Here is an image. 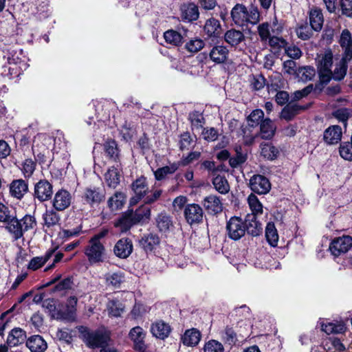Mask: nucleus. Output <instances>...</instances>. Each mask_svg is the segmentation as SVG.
Listing matches in <instances>:
<instances>
[{"label":"nucleus","mask_w":352,"mask_h":352,"mask_svg":"<svg viewBox=\"0 0 352 352\" xmlns=\"http://www.w3.org/2000/svg\"><path fill=\"white\" fill-rule=\"evenodd\" d=\"M346 58H333L331 50H325L318 54L316 62L320 80L327 84L331 79L341 80L346 74Z\"/></svg>","instance_id":"1"},{"label":"nucleus","mask_w":352,"mask_h":352,"mask_svg":"<svg viewBox=\"0 0 352 352\" xmlns=\"http://www.w3.org/2000/svg\"><path fill=\"white\" fill-rule=\"evenodd\" d=\"M133 195L129 201L131 206L138 204L142 201L145 204H152L157 201L162 194L161 189L149 190L148 182L145 177L137 178L131 184Z\"/></svg>","instance_id":"2"},{"label":"nucleus","mask_w":352,"mask_h":352,"mask_svg":"<svg viewBox=\"0 0 352 352\" xmlns=\"http://www.w3.org/2000/svg\"><path fill=\"white\" fill-rule=\"evenodd\" d=\"M250 228H248L245 223L239 217H232L227 223V232L230 238L238 240L244 236L248 230L252 235L258 234L261 230V225L257 221L250 223Z\"/></svg>","instance_id":"3"},{"label":"nucleus","mask_w":352,"mask_h":352,"mask_svg":"<svg viewBox=\"0 0 352 352\" xmlns=\"http://www.w3.org/2000/svg\"><path fill=\"white\" fill-rule=\"evenodd\" d=\"M231 16L237 25L243 26L248 23H257L260 20V13L255 6H251L249 10L242 4H236L231 11Z\"/></svg>","instance_id":"4"},{"label":"nucleus","mask_w":352,"mask_h":352,"mask_svg":"<svg viewBox=\"0 0 352 352\" xmlns=\"http://www.w3.org/2000/svg\"><path fill=\"white\" fill-rule=\"evenodd\" d=\"M83 340L92 348L101 347L110 340L109 333L105 330L90 331L85 327L80 328Z\"/></svg>","instance_id":"5"},{"label":"nucleus","mask_w":352,"mask_h":352,"mask_svg":"<svg viewBox=\"0 0 352 352\" xmlns=\"http://www.w3.org/2000/svg\"><path fill=\"white\" fill-rule=\"evenodd\" d=\"M36 225L35 218L31 215H25L20 221L15 217L7 225L6 228L13 234L15 239L21 238L25 232L33 229Z\"/></svg>","instance_id":"6"},{"label":"nucleus","mask_w":352,"mask_h":352,"mask_svg":"<svg viewBox=\"0 0 352 352\" xmlns=\"http://www.w3.org/2000/svg\"><path fill=\"white\" fill-rule=\"evenodd\" d=\"M85 254L90 263L102 262L105 256V248L102 242L89 240L85 250Z\"/></svg>","instance_id":"7"},{"label":"nucleus","mask_w":352,"mask_h":352,"mask_svg":"<svg viewBox=\"0 0 352 352\" xmlns=\"http://www.w3.org/2000/svg\"><path fill=\"white\" fill-rule=\"evenodd\" d=\"M352 248V237L349 235H343L335 238L331 243L329 249L336 256L345 254Z\"/></svg>","instance_id":"8"},{"label":"nucleus","mask_w":352,"mask_h":352,"mask_svg":"<svg viewBox=\"0 0 352 352\" xmlns=\"http://www.w3.org/2000/svg\"><path fill=\"white\" fill-rule=\"evenodd\" d=\"M249 186L253 192L258 194H266L271 188L268 179L261 175H254L251 177Z\"/></svg>","instance_id":"9"},{"label":"nucleus","mask_w":352,"mask_h":352,"mask_svg":"<svg viewBox=\"0 0 352 352\" xmlns=\"http://www.w3.org/2000/svg\"><path fill=\"white\" fill-rule=\"evenodd\" d=\"M52 191V184L47 180H40L34 187V197L40 201H45L51 198Z\"/></svg>","instance_id":"10"},{"label":"nucleus","mask_w":352,"mask_h":352,"mask_svg":"<svg viewBox=\"0 0 352 352\" xmlns=\"http://www.w3.org/2000/svg\"><path fill=\"white\" fill-rule=\"evenodd\" d=\"M338 43L343 51V58L350 60L352 58V34L349 30L342 31Z\"/></svg>","instance_id":"11"},{"label":"nucleus","mask_w":352,"mask_h":352,"mask_svg":"<svg viewBox=\"0 0 352 352\" xmlns=\"http://www.w3.org/2000/svg\"><path fill=\"white\" fill-rule=\"evenodd\" d=\"M72 199V195L68 191L60 190L54 195L53 206L56 210L63 211L70 206Z\"/></svg>","instance_id":"12"},{"label":"nucleus","mask_w":352,"mask_h":352,"mask_svg":"<svg viewBox=\"0 0 352 352\" xmlns=\"http://www.w3.org/2000/svg\"><path fill=\"white\" fill-rule=\"evenodd\" d=\"M229 55V50L223 45H214L209 52L210 60L216 64H222L226 62Z\"/></svg>","instance_id":"13"},{"label":"nucleus","mask_w":352,"mask_h":352,"mask_svg":"<svg viewBox=\"0 0 352 352\" xmlns=\"http://www.w3.org/2000/svg\"><path fill=\"white\" fill-rule=\"evenodd\" d=\"M184 214L190 224L199 223L203 218V210L198 204H189L185 208Z\"/></svg>","instance_id":"14"},{"label":"nucleus","mask_w":352,"mask_h":352,"mask_svg":"<svg viewBox=\"0 0 352 352\" xmlns=\"http://www.w3.org/2000/svg\"><path fill=\"white\" fill-rule=\"evenodd\" d=\"M202 204L206 210L212 214H218L223 210L221 200L215 195H210L205 197Z\"/></svg>","instance_id":"15"},{"label":"nucleus","mask_w":352,"mask_h":352,"mask_svg":"<svg viewBox=\"0 0 352 352\" xmlns=\"http://www.w3.org/2000/svg\"><path fill=\"white\" fill-rule=\"evenodd\" d=\"M132 250V243L127 239H120L114 247L115 254L122 258L128 257L131 254Z\"/></svg>","instance_id":"16"},{"label":"nucleus","mask_w":352,"mask_h":352,"mask_svg":"<svg viewBox=\"0 0 352 352\" xmlns=\"http://www.w3.org/2000/svg\"><path fill=\"white\" fill-rule=\"evenodd\" d=\"M26 346L31 352H44L47 348V342L38 335L30 337L26 340Z\"/></svg>","instance_id":"17"},{"label":"nucleus","mask_w":352,"mask_h":352,"mask_svg":"<svg viewBox=\"0 0 352 352\" xmlns=\"http://www.w3.org/2000/svg\"><path fill=\"white\" fill-rule=\"evenodd\" d=\"M248 203L252 214L248 216V219L246 221H250L253 223L254 220L256 221V217L263 213V205L258 200V197L252 193L248 196Z\"/></svg>","instance_id":"18"},{"label":"nucleus","mask_w":352,"mask_h":352,"mask_svg":"<svg viewBox=\"0 0 352 352\" xmlns=\"http://www.w3.org/2000/svg\"><path fill=\"white\" fill-rule=\"evenodd\" d=\"M104 198V194L103 191L96 188H87L83 195L84 200L91 206L100 203Z\"/></svg>","instance_id":"19"},{"label":"nucleus","mask_w":352,"mask_h":352,"mask_svg":"<svg viewBox=\"0 0 352 352\" xmlns=\"http://www.w3.org/2000/svg\"><path fill=\"white\" fill-rule=\"evenodd\" d=\"M204 31L209 37H219L222 32L219 21L214 18L208 19L204 25Z\"/></svg>","instance_id":"20"},{"label":"nucleus","mask_w":352,"mask_h":352,"mask_svg":"<svg viewBox=\"0 0 352 352\" xmlns=\"http://www.w3.org/2000/svg\"><path fill=\"white\" fill-rule=\"evenodd\" d=\"M26 333L21 328H14L8 334L7 344L10 347L16 346L25 342Z\"/></svg>","instance_id":"21"},{"label":"nucleus","mask_w":352,"mask_h":352,"mask_svg":"<svg viewBox=\"0 0 352 352\" xmlns=\"http://www.w3.org/2000/svg\"><path fill=\"white\" fill-rule=\"evenodd\" d=\"M199 15L198 7L194 3L184 4L181 7V17L184 21H196Z\"/></svg>","instance_id":"22"},{"label":"nucleus","mask_w":352,"mask_h":352,"mask_svg":"<svg viewBox=\"0 0 352 352\" xmlns=\"http://www.w3.org/2000/svg\"><path fill=\"white\" fill-rule=\"evenodd\" d=\"M342 129L340 126L334 125L329 127L324 132V140L329 144H335L341 140Z\"/></svg>","instance_id":"23"},{"label":"nucleus","mask_w":352,"mask_h":352,"mask_svg":"<svg viewBox=\"0 0 352 352\" xmlns=\"http://www.w3.org/2000/svg\"><path fill=\"white\" fill-rule=\"evenodd\" d=\"M135 223H137V222L135 221L133 210H128L115 222L114 226L120 228V230L124 232L130 229V228Z\"/></svg>","instance_id":"24"},{"label":"nucleus","mask_w":352,"mask_h":352,"mask_svg":"<svg viewBox=\"0 0 352 352\" xmlns=\"http://www.w3.org/2000/svg\"><path fill=\"white\" fill-rule=\"evenodd\" d=\"M151 331L153 336L163 340L168 337L170 328L168 324L162 321H157L152 324Z\"/></svg>","instance_id":"25"},{"label":"nucleus","mask_w":352,"mask_h":352,"mask_svg":"<svg viewBox=\"0 0 352 352\" xmlns=\"http://www.w3.org/2000/svg\"><path fill=\"white\" fill-rule=\"evenodd\" d=\"M275 131L276 126L270 119L266 118L261 122L259 135L261 138L271 139L274 135Z\"/></svg>","instance_id":"26"},{"label":"nucleus","mask_w":352,"mask_h":352,"mask_svg":"<svg viewBox=\"0 0 352 352\" xmlns=\"http://www.w3.org/2000/svg\"><path fill=\"white\" fill-rule=\"evenodd\" d=\"M120 177L121 174L118 166L116 167L113 166L109 168L104 175V179L109 187L115 188L120 183Z\"/></svg>","instance_id":"27"},{"label":"nucleus","mask_w":352,"mask_h":352,"mask_svg":"<svg viewBox=\"0 0 352 352\" xmlns=\"http://www.w3.org/2000/svg\"><path fill=\"white\" fill-rule=\"evenodd\" d=\"M145 335L142 328L139 326L133 327L130 331L129 337L133 340L136 349L139 350L143 349Z\"/></svg>","instance_id":"28"},{"label":"nucleus","mask_w":352,"mask_h":352,"mask_svg":"<svg viewBox=\"0 0 352 352\" xmlns=\"http://www.w3.org/2000/svg\"><path fill=\"white\" fill-rule=\"evenodd\" d=\"M310 25L316 32H319L324 22L322 11L318 8H314L309 12Z\"/></svg>","instance_id":"29"},{"label":"nucleus","mask_w":352,"mask_h":352,"mask_svg":"<svg viewBox=\"0 0 352 352\" xmlns=\"http://www.w3.org/2000/svg\"><path fill=\"white\" fill-rule=\"evenodd\" d=\"M126 195L122 192H116L108 199V206L112 211L120 210L126 202Z\"/></svg>","instance_id":"30"},{"label":"nucleus","mask_w":352,"mask_h":352,"mask_svg":"<svg viewBox=\"0 0 352 352\" xmlns=\"http://www.w3.org/2000/svg\"><path fill=\"white\" fill-rule=\"evenodd\" d=\"M28 190V186L23 180L13 181L10 186V192L12 196L21 199Z\"/></svg>","instance_id":"31"},{"label":"nucleus","mask_w":352,"mask_h":352,"mask_svg":"<svg viewBox=\"0 0 352 352\" xmlns=\"http://www.w3.org/2000/svg\"><path fill=\"white\" fill-rule=\"evenodd\" d=\"M224 38L228 44L236 46L244 40V35L242 32L232 29L226 32Z\"/></svg>","instance_id":"32"},{"label":"nucleus","mask_w":352,"mask_h":352,"mask_svg":"<svg viewBox=\"0 0 352 352\" xmlns=\"http://www.w3.org/2000/svg\"><path fill=\"white\" fill-rule=\"evenodd\" d=\"M322 331L327 334L331 333H342L345 331V327L343 323H333V322H320Z\"/></svg>","instance_id":"33"},{"label":"nucleus","mask_w":352,"mask_h":352,"mask_svg":"<svg viewBox=\"0 0 352 352\" xmlns=\"http://www.w3.org/2000/svg\"><path fill=\"white\" fill-rule=\"evenodd\" d=\"M140 243L146 252H151L159 245L160 239L157 235L151 234L143 237Z\"/></svg>","instance_id":"34"},{"label":"nucleus","mask_w":352,"mask_h":352,"mask_svg":"<svg viewBox=\"0 0 352 352\" xmlns=\"http://www.w3.org/2000/svg\"><path fill=\"white\" fill-rule=\"evenodd\" d=\"M144 203L141 205L135 211L133 210L135 221L138 223L148 220L151 217V209Z\"/></svg>","instance_id":"35"},{"label":"nucleus","mask_w":352,"mask_h":352,"mask_svg":"<svg viewBox=\"0 0 352 352\" xmlns=\"http://www.w3.org/2000/svg\"><path fill=\"white\" fill-rule=\"evenodd\" d=\"M304 109L302 106L297 104L296 103H289L281 112V118L289 120L295 115L298 113L300 111Z\"/></svg>","instance_id":"36"},{"label":"nucleus","mask_w":352,"mask_h":352,"mask_svg":"<svg viewBox=\"0 0 352 352\" xmlns=\"http://www.w3.org/2000/svg\"><path fill=\"white\" fill-rule=\"evenodd\" d=\"M316 75V70L313 67L305 66L298 69L296 77L299 80L307 82L311 80Z\"/></svg>","instance_id":"37"},{"label":"nucleus","mask_w":352,"mask_h":352,"mask_svg":"<svg viewBox=\"0 0 352 352\" xmlns=\"http://www.w3.org/2000/svg\"><path fill=\"white\" fill-rule=\"evenodd\" d=\"M165 41L173 46H179L182 43L183 36L177 31L169 30L164 32Z\"/></svg>","instance_id":"38"},{"label":"nucleus","mask_w":352,"mask_h":352,"mask_svg":"<svg viewBox=\"0 0 352 352\" xmlns=\"http://www.w3.org/2000/svg\"><path fill=\"white\" fill-rule=\"evenodd\" d=\"M265 236L272 246H276L278 241V234L273 223H268L265 228Z\"/></svg>","instance_id":"39"},{"label":"nucleus","mask_w":352,"mask_h":352,"mask_svg":"<svg viewBox=\"0 0 352 352\" xmlns=\"http://www.w3.org/2000/svg\"><path fill=\"white\" fill-rule=\"evenodd\" d=\"M200 340V333L196 329H190L186 331L183 338V342L185 345L193 346L199 343Z\"/></svg>","instance_id":"40"},{"label":"nucleus","mask_w":352,"mask_h":352,"mask_svg":"<svg viewBox=\"0 0 352 352\" xmlns=\"http://www.w3.org/2000/svg\"><path fill=\"white\" fill-rule=\"evenodd\" d=\"M212 184L214 188L221 194H226L230 190L228 182L223 176H216L212 180Z\"/></svg>","instance_id":"41"},{"label":"nucleus","mask_w":352,"mask_h":352,"mask_svg":"<svg viewBox=\"0 0 352 352\" xmlns=\"http://www.w3.org/2000/svg\"><path fill=\"white\" fill-rule=\"evenodd\" d=\"M157 226L162 232H166L172 226V221L169 216L165 213H161L156 219Z\"/></svg>","instance_id":"42"},{"label":"nucleus","mask_w":352,"mask_h":352,"mask_svg":"<svg viewBox=\"0 0 352 352\" xmlns=\"http://www.w3.org/2000/svg\"><path fill=\"white\" fill-rule=\"evenodd\" d=\"M177 168L178 166L175 164L160 168L154 172L155 177L157 180L161 181L164 179L166 175L175 173Z\"/></svg>","instance_id":"43"},{"label":"nucleus","mask_w":352,"mask_h":352,"mask_svg":"<svg viewBox=\"0 0 352 352\" xmlns=\"http://www.w3.org/2000/svg\"><path fill=\"white\" fill-rule=\"evenodd\" d=\"M204 41L198 38H192L185 44V49L190 53H197L204 47Z\"/></svg>","instance_id":"44"},{"label":"nucleus","mask_w":352,"mask_h":352,"mask_svg":"<svg viewBox=\"0 0 352 352\" xmlns=\"http://www.w3.org/2000/svg\"><path fill=\"white\" fill-rule=\"evenodd\" d=\"M313 29L307 23L300 25L296 30L297 36L302 40H307L313 34Z\"/></svg>","instance_id":"45"},{"label":"nucleus","mask_w":352,"mask_h":352,"mask_svg":"<svg viewBox=\"0 0 352 352\" xmlns=\"http://www.w3.org/2000/svg\"><path fill=\"white\" fill-rule=\"evenodd\" d=\"M52 252L47 253L45 256H36L33 258L28 265V268L32 270H36L42 267L51 257Z\"/></svg>","instance_id":"46"},{"label":"nucleus","mask_w":352,"mask_h":352,"mask_svg":"<svg viewBox=\"0 0 352 352\" xmlns=\"http://www.w3.org/2000/svg\"><path fill=\"white\" fill-rule=\"evenodd\" d=\"M278 153V150L270 144L261 145V155L265 158L273 160L277 156Z\"/></svg>","instance_id":"47"},{"label":"nucleus","mask_w":352,"mask_h":352,"mask_svg":"<svg viewBox=\"0 0 352 352\" xmlns=\"http://www.w3.org/2000/svg\"><path fill=\"white\" fill-rule=\"evenodd\" d=\"M264 117V113L261 109L254 110L248 118V124L251 126L258 125Z\"/></svg>","instance_id":"48"},{"label":"nucleus","mask_w":352,"mask_h":352,"mask_svg":"<svg viewBox=\"0 0 352 352\" xmlns=\"http://www.w3.org/2000/svg\"><path fill=\"white\" fill-rule=\"evenodd\" d=\"M15 216L14 213L5 205L0 204V221L8 223L13 221Z\"/></svg>","instance_id":"49"},{"label":"nucleus","mask_w":352,"mask_h":352,"mask_svg":"<svg viewBox=\"0 0 352 352\" xmlns=\"http://www.w3.org/2000/svg\"><path fill=\"white\" fill-rule=\"evenodd\" d=\"M340 155L344 160L352 161V142H344L340 147Z\"/></svg>","instance_id":"50"},{"label":"nucleus","mask_w":352,"mask_h":352,"mask_svg":"<svg viewBox=\"0 0 352 352\" xmlns=\"http://www.w3.org/2000/svg\"><path fill=\"white\" fill-rule=\"evenodd\" d=\"M43 220L45 226L50 227L56 225L59 220L58 216L54 210H48L43 214Z\"/></svg>","instance_id":"51"},{"label":"nucleus","mask_w":352,"mask_h":352,"mask_svg":"<svg viewBox=\"0 0 352 352\" xmlns=\"http://www.w3.org/2000/svg\"><path fill=\"white\" fill-rule=\"evenodd\" d=\"M106 280L108 284L118 287L124 281V276L121 272L108 274L106 276Z\"/></svg>","instance_id":"52"},{"label":"nucleus","mask_w":352,"mask_h":352,"mask_svg":"<svg viewBox=\"0 0 352 352\" xmlns=\"http://www.w3.org/2000/svg\"><path fill=\"white\" fill-rule=\"evenodd\" d=\"M204 352H223L224 348L221 342L211 340L206 343Z\"/></svg>","instance_id":"53"},{"label":"nucleus","mask_w":352,"mask_h":352,"mask_svg":"<svg viewBox=\"0 0 352 352\" xmlns=\"http://www.w3.org/2000/svg\"><path fill=\"white\" fill-rule=\"evenodd\" d=\"M105 153L110 158L116 159L118 156L117 145L115 141L109 140L104 144Z\"/></svg>","instance_id":"54"},{"label":"nucleus","mask_w":352,"mask_h":352,"mask_svg":"<svg viewBox=\"0 0 352 352\" xmlns=\"http://www.w3.org/2000/svg\"><path fill=\"white\" fill-rule=\"evenodd\" d=\"M109 314L118 317L120 316L123 311L122 305L118 301H110L107 305Z\"/></svg>","instance_id":"55"},{"label":"nucleus","mask_w":352,"mask_h":352,"mask_svg":"<svg viewBox=\"0 0 352 352\" xmlns=\"http://www.w3.org/2000/svg\"><path fill=\"white\" fill-rule=\"evenodd\" d=\"M246 160V155L242 153L236 149L235 156L230 158L229 164L232 167L236 168L243 164Z\"/></svg>","instance_id":"56"},{"label":"nucleus","mask_w":352,"mask_h":352,"mask_svg":"<svg viewBox=\"0 0 352 352\" xmlns=\"http://www.w3.org/2000/svg\"><path fill=\"white\" fill-rule=\"evenodd\" d=\"M258 33L262 41H266L270 37V24L268 23H263L258 28Z\"/></svg>","instance_id":"57"},{"label":"nucleus","mask_w":352,"mask_h":352,"mask_svg":"<svg viewBox=\"0 0 352 352\" xmlns=\"http://www.w3.org/2000/svg\"><path fill=\"white\" fill-rule=\"evenodd\" d=\"M82 233V227L78 226L72 229L63 230L61 232V237L65 240L78 236Z\"/></svg>","instance_id":"58"},{"label":"nucleus","mask_w":352,"mask_h":352,"mask_svg":"<svg viewBox=\"0 0 352 352\" xmlns=\"http://www.w3.org/2000/svg\"><path fill=\"white\" fill-rule=\"evenodd\" d=\"M201 135L206 140L214 141L217 139L219 133L214 128H205L201 133Z\"/></svg>","instance_id":"59"},{"label":"nucleus","mask_w":352,"mask_h":352,"mask_svg":"<svg viewBox=\"0 0 352 352\" xmlns=\"http://www.w3.org/2000/svg\"><path fill=\"white\" fill-rule=\"evenodd\" d=\"M223 339L229 344H233L236 341V335L232 329L227 327L222 336Z\"/></svg>","instance_id":"60"},{"label":"nucleus","mask_w":352,"mask_h":352,"mask_svg":"<svg viewBox=\"0 0 352 352\" xmlns=\"http://www.w3.org/2000/svg\"><path fill=\"white\" fill-rule=\"evenodd\" d=\"M296 63L295 61L292 60H288L284 62L283 63V69L285 72L290 75H296L297 70L296 69Z\"/></svg>","instance_id":"61"},{"label":"nucleus","mask_w":352,"mask_h":352,"mask_svg":"<svg viewBox=\"0 0 352 352\" xmlns=\"http://www.w3.org/2000/svg\"><path fill=\"white\" fill-rule=\"evenodd\" d=\"M18 62L14 58H8V69L11 76L19 75L21 69V66L17 67L16 65Z\"/></svg>","instance_id":"62"},{"label":"nucleus","mask_w":352,"mask_h":352,"mask_svg":"<svg viewBox=\"0 0 352 352\" xmlns=\"http://www.w3.org/2000/svg\"><path fill=\"white\" fill-rule=\"evenodd\" d=\"M34 162L32 160H26L23 164V171L25 176H31L34 170Z\"/></svg>","instance_id":"63"},{"label":"nucleus","mask_w":352,"mask_h":352,"mask_svg":"<svg viewBox=\"0 0 352 352\" xmlns=\"http://www.w3.org/2000/svg\"><path fill=\"white\" fill-rule=\"evenodd\" d=\"M340 6L342 14L347 16H352V0H341Z\"/></svg>","instance_id":"64"}]
</instances>
